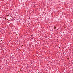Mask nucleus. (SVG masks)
I'll return each instance as SVG.
<instances>
[{"label": "nucleus", "mask_w": 73, "mask_h": 73, "mask_svg": "<svg viewBox=\"0 0 73 73\" xmlns=\"http://www.w3.org/2000/svg\"><path fill=\"white\" fill-rule=\"evenodd\" d=\"M38 73H40L38 72Z\"/></svg>", "instance_id": "obj_1"}]
</instances>
